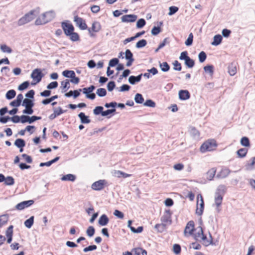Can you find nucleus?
Masks as SVG:
<instances>
[{
  "instance_id": "6ab92c4d",
  "label": "nucleus",
  "mask_w": 255,
  "mask_h": 255,
  "mask_svg": "<svg viewBox=\"0 0 255 255\" xmlns=\"http://www.w3.org/2000/svg\"><path fill=\"white\" fill-rule=\"evenodd\" d=\"M101 29V25L100 22L98 21H94L93 22L92 27L88 29L89 33H91V31L93 32H99Z\"/></svg>"
},
{
  "instance_id": "c756f323",
  "label": "nucleus",
  "mask_w": 255,
  "mask_h": 255,
  "mask_svg": "<svg viewBox=\"0 0 255 255\" xmlns=\"http://www.w3.org/2000/svg\"><path fill=\"white\" fill-rule=\"evenodd\" d=\"M34 217L33 216H31L29 219L26 220L24 223L25 226L30 229L34 223Z\"/></svg>"
},
{
  "instance_id": "a18cd8bd",
  "label": "nucleus",
  "mask_w": 255,
  "mask_h": 255,
  "mask_svg": "<svg viewBox=\"0 0 255 255\" xmlns=\"http://www.w3.org/2000/svg\"><path fill=\"white\" fill-rule=\"evenodd\" d=\"M147 44V41L145 39H142L140 40H139L136 43V47L137 48H141L145 46V45Z\"/></svg>"
},
{
  "instance_id": "1a4fd4ad",
  "label": "nucleus",
  "mask_w": 255,
  "mask_h": 255,
  "mask_svg": "<svg viewBox=\"0 0 255 255\" xmlns=\"http://www.w3.org/2000/svg\"><path fill=\"white\" fill-rule=\"evenodd\" d=\"M33 200L22 201L17 204L15 206V209L18 210H22L26 208L29 207L34 204Z\"/></svg>"
},
{
  "instance_id": "423d86ee",
  "label": "nucleus",
  "mask_w": 255,
  "mask_h": 255,
  "mask_svg": "<svg viewBox=\"0 0 255 255\" xmlns=\"http://www.w3.org/2000/svg\"><path fill=\"white\" fill-rule=\"evenodd\" d=\"M197 208L196 210V213L199 215L201 216L202 215L204 208V203L203 201V199L202 196L201 195H198L197 196Z\"/></svg>"
},
{
  "instance_id": "9d476101",
  "label": "nucleus",
  "mask_w": 255,
  "mask_h": 255,
  "mask_svg": "<svg viewBox=\"0 0 255 255\" xmlns=\"http://www.w3.org/2000/svg\"><path fill=\"white\" fill-rule=\"evenodd\" d=\"M74 21L75 22L76 24L81 30H85L87 29V25L85 21L81 17L76 15L74 16Z\"/></svg>"
},
{
  "instance_id": "b1692460",
  "label": "nucleus",
  "mask_w": 255,
  "mask_h": 255,
  "mask_svg": "<svg viewBox=\"0 0 255 255\" xmlns=\"http://www.w3.org/2000/svg\"><path fill=\"white\" fill-rule=\"evenodd\" d=\"M223 37L220 34L215 35L213 38V41L211 44L214 46L219 45L222 42Z\"/></svg>"
},
{
  "instance_id": "9b49d317",
  "label": "nucleus",
  "mask_w": 255,
  "mask_h": 255,
  "mask_svg": "<svg viewBox=\"0 0 255 255\" xmlns=\"http://www.w3.org/2000/svg\"><path fill=\"white\" fill-rule=\"evenodd\" d=\"M194 231V222L193 221H190L188 222L185 227L184 234L185 236L188 234L189 235L193 234Z\"/></svg>"
},
{
  "instance_id": "393cba45",
  "label": "nucleus",
  "mask_w": 255,
  "mask_h": 255,
  "mask_svg": "<svg viewBox=\"0 0 255 255\" xmlns=\"http://www.w3.org/2000/svg\"><path fill=\"white\" fill-rule=\"evenodd\" d=\"M226 190L227 188L225 185H220L218 187L215 194L221 195V196H223L226 192Z\"/></svg>"
},
{
  "instance_id": "c85d7f7f",
  "label": "nucleus",
  "mask_w": 255,
  "mask_h": 255,
  "mask_svg": "<svg viewBox=\"0 0 255 255\" xmlns=\"http://www.w3.org/2000/svg\"><path fill=\"white\" fill-rule=\"evenodd\" d=\"M228 72L231 76H234L237 73L236 66L234 63H231L228 67Z\"/></svg>"
},
{
  "instance_id": "5701e85b",
  "label": "nucleus",
  "mask_w": 255,
  "mask_h": 255,
  "mask_svg": "<svg viewBox=\"0 0 255 255\" xmlns=\"http://www.w3.org/2000/svg\"><path fill=\"white\" fill-rule=\"evenodd\" d=\"M60 88L62 90V92H65L70 88V81L66 79L61 82Z\"/></svg>"
},
{
  "instance_id": "bf43d9fd",
  "label": "nucleus",
  "mask_w": 255,
  "mask_h": 255,
  "mask_svg": "<svg viewBox=\"0 0 255 255\" xmlns=\"http://www.w3.org/2000/svg\"><path fill=\"white\" fill-rule=\"evenodd\" d=\"M0 49L3 52L10 53L12 52L11 49L5 44L0 46Z\"/></svg>"
},
{
  "instance_id": "72a5a7b5",
  "label": "nucleus",
  "mask_w": 255,
  "mask_h": 255,
  "mask_svg": "<svg viewBox=\"0 0 255 255\" xmlns=\"http://www.w3.org/2000/svg\"><path fill=\"white\" fill-rule=\"evenodd\" d=\"M135 102L137 104H142L144 102V98L141 94L137 93L134 97Z\"/></svg>"
},
{
  "instance_id": "4d7b16f0",
  "label": "nucleus",
  "mask_w": 255,
  "mask_h": 255,
  "mask_svg": "<svg viewBox=\"0 0 255 255\" xmlns=\"http://www.w3.org/2000/svg\"><path fill=\"white\" fill-rule=\"evenodd\" d=\"M174 66L173 69L176 71H180L182 69V66L181 63H180L177 60H175L173 63Z\"/></svg>"
},
{
  "instance_id": "8fccbe9b",
  "label": "nucleus",
  "mask_w": 255,
  "mask_h": 255,
  "mask_svg": "<svg viewBox=\"0 0 255 255\" xmlns=\"http://www.w3.org/2000/svg\"><path fill=\"white\" fill-rule=\"evenodd\" d=\"M70 36V39L72 41H78L80 39L79 34L76 33L74 32V31L71 32V34L69 35Z\"/></svg>"
},
{
  "instance_id": "f8f14e48",
  "label": "nucleus",
  "mask_w": 255,
  "mask_h": 255,
  "mask_svg": "<svg viewBox=\"0 0 255 255\" xmlns=\"http://www.w3.org/2000/svg\"><path fill=\"white\" fill-rule=\"evenodd\" d=\"M125 58L128 60L126 66L130 67L134 60L133 57V54L129 49H127L125 52Z\"/></svg>"
},
{
  "instance_id": "a878e982",
  "label": "nucleus",
  "mask_w": 255,
  "mask_h": 255,
  "mask_svg": "<svg viewBox=\"0 0 255 255\" xmlns=\"http://www.w3.org/2000/svg\"><path fill=\"white\" fill-rule=\"evenodd\" d=\"M216 172V169L215 168H212L207 173V179L209 181H211L213 179Z\"/></svg>"
},
{
  "instance_id": "a211bd4d",
  "label": "nucleus",
  "mask_w": 255,
  "mask_h": 255,
  "mask_svg": "<svg viewBox=\"0 0 255 255\" xmlns=\"http://www.w3.org/2000/svg\"><path fill=\"white\" fill-rule=\"evenodd\" d=\"M190 97V94L186 90H181L179 92V98L181 100H186Z\"/></svg>"
},
{
  "instance_id": "c03bdc74",
  "label": "nucleus",
  "mask_w": 255,
  "mask_h": 255,
  "mask_svg": "<svg viewBox=\"0 0 255 255\" xmlns=\"http://www.w3.org/2000/svg\"><path fill=\"white\" fill-rule=\"evenodd\" d=\"M4 184L6 185L11 186L14 184V178L11 176H7L4 181Z\"/></svg>"
},
{
  "instance_id": "f3484780",
  "label": "nucleus",
  "mask_w": 255,
  "mask_h": 255,
  "mask_svg": "<svg viewBox=\"0 0 255 255\" xmlns=\"http://www.w3.org/2000/svg\"><path fill=\"white\" fill-rule=\"evenodd\" d=\"M142 76V74H140L136 76H130L128 78V82L131 85H135L137 83L141 81Z\"/></svg>"
},
{
  "instance_id": "37998d69",
  "label": "nucleus",
  "mask_w": 255,
  "mask_h": 255,
  "mask_svg": "<svg viewBox=\"0 0 255 255\" xmlns=\"http://www.w3.org/2000/svg\"><path fill=\"white\" fill-rule=\"evenodd\" d=\"M166 224L162 223L161 224H157L155 225L154 228L158 232L160 233L163 232L165 229Z\"/></svg>"
},
{
  "instance_id": "a19ab883",
  "label": "nucleus",
  "mask_w": 255,
  "mask_h": 255,
  "mask_svg": "<svg viewBox=\"0 0 255 255\" xmlns=\"http://www.w3.org/2000/svg\"><path fill=\"white\" fill-rule=\"evenodd\" d=\"M241 144L245 147L250 146V142L249 138L246 136L243 137L241 139Z\"/></svg>"
},
{
  "instance_id": "58836bf2",
  "label": "nucleus",
  "mask_w": 255,
  "mask_h": 255,
  "mask_svg": "<svg viewBox=\"0 0 255 255\" xmlns=\"http://www.w3.org/2000/svg\"><path fill=\"white\" fill-rule=\"evenodd\" d=\"M16 95V92L14 90H10L8 91L5 95V97L8 100L13 99Z\"/></svg>"
},
{
  "instance_id": "412c9836",
  "label": "nucleus",
  "mask_w": 255,
  "mask_h": 255,
  "mask_svg": "<svg viewBox=\"0 0 255 255\" xmlns=\"http://www.w3.org/2000/svg\"><path fill=\"white\" fill-rule=\"evenodd\" d=\"M189 132L190 135L195 139H198L200 136L199 131L194 127L190 128Z\"/></svg>"
},
{
  "instance_id": "338daca9",
  "label": "nucleus",
  "mask_w": 255,
  "mask_h": 255,
  "mask_svg": "<svg viewBox=\"0 0 255 255\" xmlns=\"http://www.w3.org/2000/svg\"><path fill=\"white\" fill-rule=\"evenodd\" d=\"M173 250L174 253L176 255H178L181 252V247L179 244H174L173 245Z\"/></svg>"
},
{
  "instance_id": "7ed1b4c3",
  "label": "nucleus",
  "mask_w": 255,
  "mask_h": 255,
  "mask_svg": "<svg viewBox=\"0 0 255 255\" xmlns=\"http://www.w3.org/2000/svg\"><path fill=\"white\" fill-rule=\"evenodd\" d=\"M55 17V13L53 11H48L43 13L40 16L37 18L35 21L36 25L46 24L51 21Z\"/></svg>"
},
{
  "instance_id": "4468645a",
  "label": "nucleus",
  "mask_w": 255,
  "mask_h": 255,
  "mask_svg": "<svg viewBox=\"0 0 255 255\" xmlns=\"http://www.w3.org/2000/svg\"><path fill=\"white\" fill-rule=\"evenodd\" d=\"M137 18V15L135 14H127L123 15L121 19L123 22H133L136 20Z\"/></svg>"
},
{
  "instance_id": "de8ad7c7",
  "label": "nucleus",
  "mask_w": 255,
  "mask_h": 255,
  "mask_svg": "<svg viewBox=\"0 0 255 255\" xmlns=\"http://www.w3.org/2000/svg\"><path fill=\"white\" fill-rule=\"evenodd\" d=\"M95 233V229L93 226H89L86 231V234L89 237H92L94 236Z\"/></svg>"
},
{
  "instance_id": "bb28decb",
  "label": "nucleus",
  "mask_w": 255,
  "mask_h": 255,
  "mask_svg": "<svg viewBox=\"0 0 255 255\" xmlns=\"http://www.w3.org/2000/svg\"><path fill=\"white\" fill-rule=\"evenodd\" d=\"M14 144L17 147L23 148L25 146L26 143L24 139L17 138L15 140Z\"/></svg>"
},
{
  "instance_id": "3c124183",
  "label": "nucleus",
  "mask_w": 255,
  "mask_h": 255,
  "mask_svg": "<svg viewBox=\"0 0 255 255\" xmlns=\"http://www.w3.org/2000/svg\"><path fill=\"white\" fill-rule=\"evenodd\" d=\"M198 58L200 63L204 62L207 58V55L204 51L200 52L198 54Z\"/></svg>"
},
{
  "instance_id": "dca6fc26",
  "label": "nucleus",
  "mask_w": 255,
  "mask_h": 255,
  "mask_svg": "<svg viewBox=\"0 0 255 255\" xmlns=\"http://www.w3.org/2000/svg\"><path fill=\"white\" fill-rule=\"evenodd\" d=\"M65 112V110H62V108L60 107L58 108V109H54V113L49 116V118L50 120H53L56 117L61 115Z\"/></svg>"
},
{
  "instance_id": "4be33fe9",
  "label": "nucleus",
  "mask_w": 255,
  "mask_h": 255,
  "mask_svg": "<svg viewBox=\"0 0 255 255\" xmlns=\"http://www.w3.org/2000/svg\"><path fill=\"white\" fill-rule=\"evenodd\" d=\"M78 117L82 124H89L91 122V120L89 119V117L86 116L84 113L81 112L78 114Z\"/></svg>"
},
{
  "instance_id": "052dcab7",
  "label": "nucleus",
  "mask_w": 255,
  "mask_h": 255,
  "mask_svg": "<svg viewBox=\"0 0 255 255\" xmlns=\"http://www.w3.org/2000/svg\"><path fill=\"white\" fill-rule=\"evenodd\" d=\"M179 8L178 7L175 6H171L169 7V11L168 12L169 15H172L174 14H175L177 11L178 10Z\"/></svg>"
},
{
  "instance_id": "6e6552de",
  "label": "nucleus",
  "mask_w": 255,
  "mask_h": 255,
  "mask_svg": "<svg viewBox=\"0 0 255 255\" xmlns=\"http://www.w3.org/2000/svg\"><path fill=\"white\" fill-rule=\"evenodd\" d=\"M106 183L107 181L105 180H99L94 182L92 184L91 188L93 190L100 191L104 188V186Z\"/></svg>"
},
{
  "instance_id": "864d4df0",
  "label": "nucleus",
  "mask_w": 255,
  "mask_h": 255,
  "mask_svg": "<svg viewBox=\"0 0 255 255\" xmlns=\"http://www.w3.org/2000/svg\"><path fill=\"white\" fill-rule=\"evenodd\" d=\"M29 85V82L27 81L23 82L19 85L18 89L19 91H23L28 88Z\"/></svg>"
},
{
  "instance_id": "aec40b11",
  "label": "nucleus",
  "mask_w": 255,
  "mask_h": 255,
  "mask_svg": "<svg viewBox=\"0 0 255 255\" xmlns=\"http://www.w3.org/2000/svg\"><path fill=\"white\" fill-rule=\"evenodd\" d=\"M109 222V219L106 214H103L99 219V224L102 226H106Z\"/></svg>"
},
{
  "instance_id": "13d9d810",
  "label": "nucleus",
  "mask_w": 255,
  "mask_h": 255,
  "mask_svg": "<svg viewBox=\"0 0 255 255\" xmlns=\"http://www.w3.org/2000/svg\"><path fill=\"white\" fill-rule=\"evenodd\" d=\"M119 60L117 58H114L110 60L109 63V67H115L118 64Z\"/></svg>"
},
{
  "instance_id": "2eb2a0df",
  "label": "nucleus",
  "mask_w": 255,
  "mask_h": 255,
  "mask_svg": "<svg viewBox=\"0 0 255 255\" xmlns=\"http://www.w3.org/2000/svg\"><path fill=\"white\" fill-rule=\"evenodd\" d=\"M231 171L228 168H223L217 174L216 177L218 178H225L227 177L230 173Z\"/></svg>"
},
{
  "instance_id": "ddd939ff",
  "label": "nucleus",
  "mask_w": 255,
  "mask_h": 255,
  "mask_svg": "<svg viewBox=\"0 0 255 255\" xmlns=\"http://www.w3.org/2000/svg\"><path fill=\"white\" fill-rule=\"evenodd\" d=\"M171 216V213L170 211L169 210H166L165 211L164 215L162 216L161 221L165 224L166 223H169V224H171L172 223Z\"/></svg>"
},
{
  "instance_id": "0eeeda50",
  "label": "nucleus",
  "mask_w": 255,
  "mask_h": 255,
  "mask_svg": "<svg viewBox=\"0 0 255 255\" xmlns=\"http://www.w3.org/2000/svg\"><path fill=\"white\" fill-rule=\"evenodd\" d=\"M62 29L66 36H69L71 34V32L74 31V27L73 25L69 23L66 22H62L61 23Z\"/></svg>"
},
{
  "instance_id": "f704fd0d",
  "label": "nucleus",
  "mask_w": 255,
  "mask_h": 255,
  "mask_svg": "<svg viewBox=\"0 0 255 255\" xmlns=\"http://www.w3.org/2000/svg\"><path fill=\"white\" fill-rule=\"evenodd\" d=\"M223 196H221V195H216L215 196V202L217 207L218 208L222 203Z\"/></svg>"
},
{
  "instance_id": "603ef678",
  "label": "nucleus",
  "mask_w": 255,
  "mask_h": 255,
  "mask_svg": "<svg viewBox=\"0 0 255 255\" xmlns=\"http://www.w3.org/2000/svg\"><path fill=\"white\" fill-rule=\"evenodd\" d=\"M143 105L146 107L154 108L156 106L155 103L152 100H147L144 103Z\"/></svg>"
},
{
  "instance_id": "e2e57ef3",
  "label": "nucleus",
  "mask_w": 255,
  "mask_h": 255,
  "mask_svg": "<svg viewBox=\"0 0 255 255\" xmlns=\"http://www.w3.org/2000/svg\"><path fill=\"white\" fill-rule=\"evenodd\" d=\"M189 57H190L188 55V52L186 51H183L181 53L180 56L179 57V59L181 60H186Z\"/></svg>"
},
{
  "instance_id": "7c9ffc66",
  "label": "nucleus",
  "mask_w": 255,
  "mask_h": 255,
  "mask_svg": "<svg viewBox=\"0 0 255 255\" xmlns=\"http://www.w3.org/2000/svg\"><path fill=\"white\" fill-rule=\"evenodd\" d=\"M22 106L25 107H33L34 106V103L32 100L25 98L23 101Z\"/></svg>"
},
{
  "instance_id": "09e8293b",
  "label": "nucleus",
  "mask_w": 255,
  "mask_h": 255,
  "mask_svg": "<svg viewBox=\"0 0 255 255\" xmlns=\"http://www.w3.org/2000/svg\"><path fill=\"white\" fill-rule=\"evenodd\" d=\"M96 93L98 96L103 97L106 95L107 91L104 88H100L97 89Z\"/></svg>"
},
{
  "instance_id": "ea45409f",
  "label": "nucleus",
  "mask_w": 255,
  "mask_h": 255,
  "mask_svg": "<svg viewBox=\"0 0 255 255\" xmlns=\"http://www.w3.org/2000/svg\"><path fill=\"white\" fill-rule=\"evenodd\" d=\"M185 65L187 67L191 68L194 66L195 62L194 60L189 57L185 61Z\"/></svg>"
},
{
  "instance_id": "0e129e2a",
  "label": "nucleus",
  "mask_w": 255,
  "mask_h": 255,
  "mask_svg": "<svg viewBox=\"0 0 255 255\" xmlns=\"http://www.w3.org/2000/svg\"><path fill=\"white\" fill-rule=\"evenodd\" d=\"M161 31V28L159 26H154L151 30V34L153 35H156Z\"/></svg>"
},
{
  "instance_id": "5fc2aeb1",
  "label": "nucleus",
  "mask_w": 255,
  "mask_h": 255,
  "mask_svg": "<svg viewBox=\"0 0 255 255\" xmlns=\"http://www.w3.org/2000/svg\"><path fill=\"white\" fill-rule=\"evenodd\" d=\"M193 35L192 33H190L188 36V38L186 39L185 44L186 46H190L193 43Z\"/></svg>"
},
{
  "instance_id": "e433bc0d",
  "label": "nucleus",
  "mask_w": 255,
  "mask_h": 255,
  "mask_svg": "<svg viewBox=\"0 0 255 255\" xmlns=\"http://www.w3.org/2000/svg\"><path fill=\"white\" fill-rule=\"evenodd\" d=\"M62 75L63 76L66 78H70L75 75V73L74 71L66 70L63 71Z\"/></svg>"
},
{
  "instance_id": "39448f33",
  "label": "nucleus",
  "mask_w": 255,
  "mask_h": 255,
  "mask_svg": "<svg viewBox=\"0 0 255 255\" xmlns=\"http://www.w3.org/2000/svg\"><path fill=\"white\" fill-rule=\"evenodd\" d=\"M43 76L41 69L37 68L33 70L31 74V78H32L33 80L36 81V82H32L31 85H34L40 82Z\"/></svg>"
},
{
  "instance_id": "f257e3e1",
  "label": "nucleus",
  "mask_w": 255,
  "mask_h": 255,
  "mask_svg": "<svg viewBox=\"0 0 255 255\" xmlns=\"http://www.w3.org/2000/svg\"><path fill=\"white\" fill-rule=\"evenodd\" d=\"M196 230L197 232L194 234V238L196 241L202 242L206 247L213 244V238L210 233H209L210 240H208L207 236L204 234L203 229L201 226L197 227Z\"/></svg>"
},
{
  "instance_id": "680f3d73",
  "label": "nucleus",
  "mask_w": 255,
  "mask_h": 255,
  "mask_svg": "<svg viewBox=\"0 0 255 255\" xmlns=\"http://www.w3.org/2000/svg\"><path fill=\"white\" fill-rule=\"evenodd\" d=\"M58 83L57 81L52 82L47 86L48 89H55L58 87Z\"/></svg>"
},
{
  "instance_id": "c9c22d12",
  "label": "nucleus",
  "mask_w": 255,
  "mask_h": 255,
  "mask_svg": "<svg viewBox=\"0 0 255 255\" xmlns=\"http://www.w3.org/2000/svg\"><path fill=\"white\" fill-rule=\"evenodd\" d=\"M247 152V148H242L237 151V153L239 157L243 158L246 156Z\"/></svg>"
},
{
  "instance_id": "69168bd1",
  "label": "nucleus",
  "mask_w": 255,
  "mask_h": 255,
  "mask_svg": "<svg viewBox=\"0 0 255 255\" xmlns=\"http://www.w3.org/2000/svg\"><path fill=\"white\" fill-rule=\"evenodd\" d=\"M116 87V84L114 81H110L107 84V88L109 91H112Z\"/></svg>"
},
{
  "instance_id": "f03ea898",
  "label": "nucleus",
  "mask_w": 255,
  "mask_h": 255,
  "mask_svg": "<svg viewBox=\"0 0 255 255\" xmlns=\"http://www.w3.org/2000/svg\"><path fill=\"white\" fill-rule=\"evenodd\" d=\"M40 12V8L36 7L34 9L30 10L28 13L25 14L23 16L21 17L18 21V25L21 26L24 25L28 22H30L36 15L38 14Z\"/></svg>"
},
{
  "instance_id": "79ce46f5",
  "label": "nucleus",
  "mask_w": 255,
  "mask_h": 255,
  "mask_svg": "<svg viewBox=\"0 0 255 255\" xmlns=\"http://www.w3.org/2000/svg\"><path fill=\"white\" fill-rule=\"evenodd\" d=\"M8 221V216L7 215H2L0 216V228L6 224Z\"/></svg>"
},
{
  "instance_id": "774afa93",
  "label": "nucleus",
  "mask_w": 255,
  "mask_h": 255,
  "mask_svg": "<svg viewBox=\"0 0 255 255\" xmlns=\"http://www.w3.org/2000/svg\"><path fill=\"white\" fill-rule=\"evenodd\" d=\"M113 214L115 216L119 219H123L124 217V213L118 210H115Z\"/></svg>"
},
{
  "instance_id": "4c0bfd02",
  "label": "nucleus",
  "mask_w": 255,
  "mask_h": 255,
  "mask_svg": "<svg viewBox=\"0 0 255 255\" xmlns=\"http://www.w3.org/2000/svg\"><path fill=\"white\" fill-rule=\"evenodd\" d=\"M103 109L104 108L102 106L96 107L93 110V113L95 115H99L101 114L102 116H103V113L104 112Z\"/></svg>"
},
{
  "instance_id": "cd10ccee",
  "label": "nucleus",
  "mask_w": 255,
  "mask_h": 255,
  "mask_svg": "<svg viewBox=\"0 0 255 255\" xmlns=\"http://www.w3.org/2000/svg\"><path fill=\"white\" fill-rule=\"evenodd\" d=\"M61 179L62 181H70L73 182L76 179V176L72 174H68L64 175Z\"/></svg>"
},
{
  "instance_id": "473e14b6",
  "label": "nucleus",
  "mask_w": 255,
  "mask_h": 255,
  "mask_svg": "<svg viewBox=\"0 0 255 255\" xmlns=\"http://www.w3.org/2000/svg\"><path fill=\"white\" fill-rule=\"evenodd\" d=\"M95 88L96 87L95 86L91 85L89 87L81 89V92H82L83 94H85L86 96L87 94L92 92L95 89Z\"/></svg>"
},
{
  "instance_id": "49530a36",
  "label": "nucleus",
  "mask_w": 255,
  "mask_h": 255,
  "mask_svg": "<svg viewBox=\"0 0 255 255\" xmlns=\"http://www.w3.org/2000/svg\"><path fill=\"white\" fill-rule=\"evenodd\" d=\"M205 72L209 73L210 75H212L214 73V66L212 65H209L204 67Z\"/></svg>"
},
{
  "instance_id": "6e6d98bb",
  "label": "nucleus",
  "mask_w": 255,
  "mask_h": 255,
  "mask_svg": "<svg viewBox=\"0 0 255 255\" xmlns=\"http://www.w3.org/2000/svg\"><path fill=\"white\" fill-rule=\"evenodd\" d=\"M146 24V21L144 19L140 18L138 19L136 22V27L138 28H142Z\"/></svg>"
},
{
  "instance_id": "2f4dec72",
  "label": "nucleus",
  "mask_w": 255,
  "mask_h": 255,
  "mask_svg": "<svg viewBox=\"0 0 255 255\" xmlns=\"http://www.w3.org/2000/svg\"><path fill=\"white\" fill-rule=\"evenodd\" d=\"M159 67L161 71L164 72L168 71L170 69V66L166 62H159Z\"/></svg>"
},
{
  "instance_id": "20e7f679",
  "label": "nucleus",
  "mask_w": 255,
  "mask_h": 255,
  "mask_svg": "<svg viewBox=\"0 0 255 255\" xmlns=\"http://www.w3.org/2000/svg\"><path fill=\"white\" fill-rule=\"evenodd\" d=\"M217 144L214 139H209L204 142L201 146L200 150L202 153L206 151H211L215 149Z\"/></svg>"
}]
</instances>
